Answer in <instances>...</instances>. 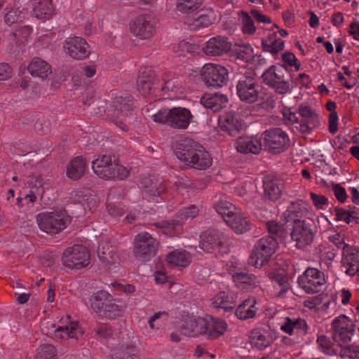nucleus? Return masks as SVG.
I'll use <instances>...</instances> for the list:
<instances>
[{"instance_id": "obj_1", "label": "nucleus", "mask_w": 359, "mask_h": 359, "mask_svg": "<svg viewBox=\"0 0 359 359\" xmlns=\"http://www.w3.org/2000/svg\"><path fill=\"white\" fill-rule=\"evenodd\" d=\"M177 158L184 165L197 170H205L212 164V158L203 147L189 138L178 142Z\"/></svg>"}, {"instance_id": "obj_2", "label": "nucleus", "mask_w": 359, "mask_h": 359, "mask_svg": "<svg viewBox=\"0 0 359 359\" xmlns=\"http://www.w3.org/2000/svg\"><path fill=\"white\" fill-rule=\"evenodd\" d=\"M227 329V323L220 318L205 319L189 318L182 327L184 334L189 337L202 335L208 339H215L223 335Z\"/></svg>"}, {"instance_id": "obj_3", "label": "nucleus", "mask_w": 359, "mask_h": 359, "mask_svg": "<svg viewBox=\"0 0 359 359\" xmlns=\"http://www.w3.org/2000/svg\"><path fill=\"white\" fill-rule=\"evenodd\" d=\"M134 101L130 95L116 97L107 108V116L123 131L137 121Z\"/></svg>"}, {"instance_id": "obj_4", "label": "nucleus", "mask_w": 359, "mask_h": 359, "mask_svg": "<svg viewBox=\"0 0 359 359\" xmlns=\"http://www.w3.org/2000/svg\"><path fill=\"white\" fill-rule=\"evenodd\" d=\"M92 168L95 175L105 180H123L129 175L127 168L120 165L116 157L111 155L99 156L92 162Z\"/></svg>"}, {"instance_id": "obj_5", "label": "nucleus", "mask_w": 359, "mask_h": 359, "mask_svg": "<svg viewBox=\"0 0 359 359\" xmlns=\"http://www.w3.org/2000/svg\"><path fill=\"white\" fill-rule=\"evenodd\" d=\"M152 117L156 123L164 124L175 129L184 130L189 127L194 116L189 109L178 107L169 109H161Z\"/></svg>"}, {"instance_id": "obj_6", "label": "nucleus", "mask_w": 359, "mask_h": 359, "mask_svg": "<svg viewBox=\"0 0 359 359\" xmlns=\"http://www.w3.org/2000/svg\"><path fill=\"white\" fill-rule=\"evenodd\" d=\"M262 82L279 95H285L292 89L287 75V69L284 65H271L266 69L262 76Z\"/></svg>"}, {"instance_id": "obj_7", "label": "nucleus", "mask_w": 359, "mask_h": 359, "mask_svg": "<svg viewBox=\"0 0 359 359\" xmlns=\"http://www.w3.org/2000/svg\"><path fill=\"white\" fill-rule=\"evenodd\" d=\"M39 229L48 234H56L64 230L70 223V217L65 211L44 212L36 216Z\"/></svg>"}, {"instance_id": "obj_8", "label": "nucleus", "mask_w": 359, "mask_h": 359, "mask_svg": "<svg viewBox=\"0 0 359 359\" xmlns=\"http://www.w3.org/2000/svg\"><path fill=\"white\" fill-rule=\"evenodd\" d=\"M277 238L264 236L259 239L254 245L252 253L249 257L250 264L261 268L266 264L278 248Z\"/></svg>"}, {"instance_id": "obj_9", "label": "nucleus", "mask_w": 359, "mask_h": 359, "mask_svg": "<svg viewBox=\"0 0 359 359\" xmlns=\"http://www.w3.org/2000/svg\"><path fill=\"white\" fill-rule=\"evenodd\" d=\"M261 91L262 87L254 73L248 72L239 76L236 94L241 101L255 103L258 100Z\"/></svg>"}, {"instance_id": "obj_10", "label": "nucleus", "mask_w": 359, "mask_h": 359, "mask_svg": "<svg viewBox=\"0 0 359 359\" xmlns=\"http://www.w3.org/2000/svg\"><path fill=\"white\" fill-rule=\"evenodd\" d=\"M158 247V241L149 233H138L134 240L133 254L141 262H147L155 256Z\"/></svg>"}, {"instance_id": "obj_11", "label": "nucleus", "mask_w": 359, "mask_h": 359, "mask_svg": "<svg viewBox=\"0 0 359 359\" xmlns=\"http://www.w3.org/2000/svg\"><path fill=\"white\" fill-rule=\"evenodd\" d=\"M199 209L195 205L185 207L180 210L176 214V219L172 220L157 222L155 226L161 229L165 234L179 233L182 229V224L188 219L192 220L198 214Z\"/></svg>"}, {"instance_id": "obj_12", "label": "nucleus", "mask_w": 359, "mask_h": 359, "mask_svg": "<svg viewBox=\"0 0 359 359\" xmlns=\"http://www.w3.org/2000/svg\"><path fill=\"white\" fill-rule=\"evenodd\" d=\"M262 137L266 149L273 154L283 152L290 144L287 134L280 128H273L264 131Z\"/></svg>"}, {"instance_id": "obj_13", "label": "nucleus", "mask_w": 359, "mask_h": 359, "mask_svg": "<svg viewBox=\"0 0 359 359\" xmlns=\"http://www.w3.org/2000/svg\"><path fill=\"white\" fill-rule=\"evenodd\" d=\"M338 233V249H341V268L348 276L359 274V251L346 244L344 238L339 240Z\"/></svg>"}, {"instance_id": "obj_14", "label": "nucleus", "mask_w": 359, "mask_h": 359, "mask_svg": "<svg viewBox=\"0 0 359 359\" xmlns=\"http://www.w3.org/2000/svg\"><path fill=\"white\" fill-rule=\"evenodd\" d=\"M199 247L208 253H227L228 248L224 235L217 230L204 231L200 236Z\"/></svg>"}, {"instance_id": "obj_15", "label": "nucleus", "mask_w": 359, "mask_h": 359, "mask_svg": "<svg viewBox=\"0 0 359 359\" xmlns=\"http://www.w3.org/2000/svg\"><path fill=\"white\" fill-rule=\"evenodd\" d=\"M61 260L65 267L80 269L89 264L90 255L85 247L77 245L66 249Z\"/></svg>"}, {"instance_id": "obj_16", "label": "nucleus", "mask_w": 359, "mask_h": 359, "mask_svg": "<svg viewBox=\"0 0 359 359\" xmlns=\"http://www.w3.org/2000/svg\"><path fill=\"white\" fill-rule=\"evenodd\" d=\"M313 222L307 218L303 219H295L293 228L291 231V238L296 243V247L302 249L310 245L314 237L312 230Z\"/></svg>"}, {"instance_id": "obj_17", "label": "nucleus", "mask_w": 359, "mask_h": 359, "mask_svg": "<svg viewBox=\"0 0 359 359\" xmlns=\"http://www.w3.org/2000/svg\"><path fill=\"white\" fill-rule=\"evenodd\" d=\"M156 25L157 21L153 16L149 14L140 15L130 23V30L140 39H148L155 34Z\"/></svg>"}, {"instance_id": "obj_18", "label": "nucleus", "mask_w": 359, "mask_h": 359, "mask_svg": "<svg viewBox=\"0 0 359 359\" xmlns=\"http://www.w3.org/2000/svg\"><path fill=\"white\" fill-rule=\"evenodd\" d=\"M297 283L306 293L315 294L321 291L325 278L324 273L318 269L309 268L299 276Z\"/></svg>"}, {"instance_id": "obj_19", "label": "nucleus", "mask_w": 359, "mask_h": 359, "mask_svg": "<svg viewBox=\"0 0 359 359\" xmlns=\"http://www.w3.org/2000/svg\"><path fill=\"white\" fill-rule=\"evenodd\" d=\"M203 81L208 86L221 87L229 81L227 69L219 65L206 64L201 69Z\"/></svg>"}, {"instance_id": "obj_20", "label": "nucleus", "mask_w": 359, "mask_h": 359, "mask_svg": "<svg viewBox=\"0 0 359 359\" xmlns=\"http://www.w3.org/2000/svg\"><path fill=\"white\" fill-rule=\"evenodd\" d=\"M63 48L67 55L78 60L87 58L90 53L88 43L79 36L68 37L64 42Z\"/></svg>"}, {"instance_id": "obj_21", "label": "nucleus", "mask_w": 359, "mask_h": 359, "mask_svg": "<svg viewBox=\"0 0 359 359\" xmlns=\"http://www.w3.org/2000/svg\"><path fill=\"white\" fill-rule=\"evenodd\" d=\"M220 129L231 136L240 133L245 128V123L238 112L230 111L225 112L219 118Z\"/></svg>"}, {"instance_id": "obj_22", "label": "nucleus", "mask_w": 359, "mask_h": 359, "mask_svg": "<svg viewBox=\"0 0 359 359\" xmlns=\"http://www.w3.org/2000/svg\"><path fill=\"white\" fill-rule=\"evenodd\" d=\"M263 188L264 198L276 201L281 197L285 184L283 180L278 177L267 175L264 177Z\"/></svg>"}, {"instance_id": "obj_23", "label": "nucleus", "mask_w": 359, "mask_h": 359, "mask_svg": "<svg viewBox=\"0 0 359 359\" xmlns=\"http://www.w3.org/2000/svg\"><path fill=\"white\" fill-rule=\"evenodd\" d=\"M250 340L253 346L264 350L274 341L275 337L270 330L256 328L250 332Z\"/></svg>"}, {"instance_id": "obj_24", "label": "nucleus", "mask_w": 359, "mask_h": 359, "mask_svg": "<svg viewBox=\"0 0 359 359\" xmlns=\"http://www.w3.org/2000/svg\"><path fill=\"white\" fill-rule=\"evenodd\" d=\"M231 47V44L226 38L219 36L209 39L203 48V50L208 55L219 56L226 53Z\"/></svg>"}, {"instance_id": "obj_25", "label": "nucleus", "mask_w": 359, "mask_h": 359, "mask_svg": "<svg viewBox=\"0 0 359 359\" xmlns=\"http://www.w3.org/2000/svg\"><path fill=\"white\" fill-rule=\"evenodd\" d=\"M229 100L226 95L220 93H205L200 100L205 108L216 112L226 107Z\"/></svg>"}, {"instance_id": "obj_26", "label": "nucleus", "mask_w": 359, "mask_h": 359, "mask_svg": "<svg viewBox=\"0 0 359 359\" xmlns=\"http://www.w3.org/2000/svg\"><path fill=\"white\" fill-rule=\"evenodd\" d=\"M261 140L252 136L240 137L236 142V149L240 153L257 154L262 150Z\"/></svg>"}, {"instance_id": "obj_27", "label": "nucleus", "mask_w": 359, "mask_h": 359, "mask_svg": "<svg viewBox=\"0 0 359 359\" xmlns=\"http://www.w3.org/2000/svg\"><path fill=\"white\" fill-rule=\"evenodd\" d=\"M236 287L243 290H252L259 287V278L246 271L236 272L233 275Z\"/></svg>"}, {"instance_id": "obj_28", "label": "nucleus", "mask_w": 359, "mask_h": 359, "mask_svg": "<svg viewBox=\"0 0 359 359\" xmlns=\"http://www.w3.org/2000/svg\"><path fill=\"white\" fill-rule=\"evenodd\" d=\"M236 306L234 294L229 291H221L212 299V306L224 312L233 311Z\"/></svg>"}, {"instance_id": "obj_29", "label": "nucleus", "mask_w": 359, "mask_h": 359, "mask_svg": "<svg viewBox=\"0 0 359 359\" xmlns=\"http://www.w3.org/2000/svg\"><path fill=\"white\" fill-rule=\"evenodd\" d=\"M226 223L238 234L250 231L252 227V223L249 218L238 211H236L231 217L226 218Z\"/></svg>"}, {"instance_id": "obj_30", "label": "nucleus", "mask_w": 359, "mask_h": 359, "mask_svg": "<svg viewBox=\"0 0 359 359\" xmlns=\"http://www.w3.org/2000/svg\"><path fill=\"white\" fill-rule=\"evenodd\" d=\"M27 69L32 76L41 80L48 78L52 73L50 65L39 57L34 58L29 64Z\"/></svg>"}, {"instance_id": "obj_31", "label": "nucleus", "mask_w": 359, "mask_h": 359, "mask_svg": "<svg viewBox=\"0 0 359 359\" xmlns=\"http://www.w3.org/2000/svg\"><path fill=\"white\" fill-rule=\"evenodd\" d=\"M86 168V158L82 156H76L69 162L67 167V177L72 180H77L84 175Z\"/></svg>"}, {"instance_id": "obj_32", "label": "nucleus", "mask_w": 359, "mask_h": 359, "mask_svg": "<svg viewBox=\"0 0 359 359\" xmlns=\"http://www.w3.org/2000/svg\"><path fill=\"white\" fill-rule=\"evenodd\" d=\"M81 335V330L76 322L72 321L68 325L59 326L54 332V337L61 341L69 339H77Z\"/></svg>"}, {"instance_id": "obj_33", "label": "nucleus", "mask_w": 359, "mask_h": 359, "mask_svg": "<svg viewBox=\"0 0 359 359\" xmlns=\"http://www.w3.org/2000/svg\"><path fill=\"white\" fill-rule=\"evenodd\" d=\"M141 184L142 191L148 198L158 196L165 191L161 181L156 178L144 177L142 180Z\"/></svg>"}, {"instance_id": "obj_34", "label": "nucleus", "mask_w": 359, "mask_h": 359, "mask_svg": "<svg viewBox=\"0 0 359 359\" xmlns=\"http://www.w3.org/2000/svg\"><path fill=\"white\" fill-rule=\"evenodd\" d=\"M255 304L256 300L253 297L245 299L236 309V316L241 320L253 318L257 311Z\"/></svg>"}, {"instance_id": "obj_35", "label": "nucleus", "mask_w": 359, "mask_h": 359, "mask_svg": "<svg viewBox=\"0 0 359 359\" xmlns=\"http://www.w3.org/2000/svg\"><path fill=\"white\" fill-rule=\"evenodd\" d=\"M111 295L106 291L100 290L93 294L90 299L92 309L97 313L102 314L106 305L109 304Z\"/></svg>"}, {"instance_id": "obj_36", "label": "nucleus", "mask_w": 359, "mask_h": 359, "mask_svg": "<svg viewBox=\"0 0 359 359\" xmlns=\"http://www.w3.org/2000/svg\"><path fill=\"white\" fill-rule=\"evenodd\" d=\"M33 14L39 19L46 18L53 13L51 0H32Z\"/></svg>"}, {"instance_id": "obj_37", "label": "nucleus", "mask_w": 359, "mask_h": 359, "mask_svg": "<svg viewBox=\"0 0 359 359\" xmlns=\"http://www.w3.org/2000/svg\"><path fill=\"white\" fill-rule=\"evenodd\" d=\"M263 50L271 53L273 55L278 54L285 47L284 41L277 38L276 33L270 34L267 39L262 41Z\"/></svg>"}, {"instance_id": "obj_38", "label": "nucleus", "mask_w": 359, "mask_h": 359, "mask_svg": "<svg viewBox=\"0 0 359 359\" xmlns=\"http://www.w3.org/2000/svg\"><path fill=\"white\" fill-rule=\"evenodd\" d=\"M307 212L306 204L302 201H297L290 203L287 207L285 217L287 218V221H293L294 224L295 219H302L301 218L306 215Z\"/></svg>"}, {"instance_id": "obj_39", "label": "nucleus", "mask_w": 359, "mask_h": 359, "mask_svg": "<svg viewBox=\"0 0 359 359\" xmlns=\"http://www.w3.org/2000/svg\"><path fill=\"white\" fill-rule=\"evenodd\" d=\"M314 175L316 179V182L322 184L325 187H329L330 185L332 186V189L333 191L334 195L337 197V184H335L333 181L330 180V177L332 174L331 172H330L325 177H320L318 175V170L316 169V166H313L312 168L311 171L309 169H304L302 170V175L304 179L310 180L311 178V175Z\"/></svg>"}, {"instance_id": "obj_40", "label": "nucleus", "mask_w": 359, "mask_h": 359, "mask_svg": "<svg viewBox=\"0 0 359 359\" xmlns=\"http://www.w3.org/2000/svg\"><path fill=\"white\" fill-rule=\"evenodd\" d=\"M4 22L8 25L22 22L25 19V14L20 6L17 4H9L5 8Z\"/></svg>"}, {"instance_id": "obj_41", "label": "nucleus", "mask_w": 359, "mask_h": 359, "mask_svg": "<svg viewBox=\"0 0 359 359\" xmlns=\"http://www.w3.org/2000/svg\"><path fill=\"white\" fill-rule=\"evenodd\" d=\"M215 20L216 14L214 11L212 9L206 10L204 13L201 14L189 24L190 29L196 30L200 28L207 27L212 24Z\"/></svg>"}, {"instance_id": "obj_42", "label": "nucleus", "mask_w": 359, "mask_h": 359, "mask_svg": "<svg viewBox=\"0 0 359 359\" xmlns=\"http://www.w3.org/2000/svg\"><path fill=\"white\" fill-rule=\"evenodd\" d=\"M166 261L171 266L186 267L190 263L189 254L186 251H173L168 254Z\"/></svg>"}, {"instance_id": "obj_43", "label": "nucleus", "mask_w": 359, "mask_h": 359, "mask_svg": "<svg viewBox=\"0 0 359 359\" xmlns=\"http://www.w3.org/2000/svg\"><path fill=\"white\" fill-rule=\"evenodd\" d=\"M137 350L133 344H122L114 350L112 359H134Z\"/></svg>"}, {"instance_id": "obj_44", "label": "nucleus", "mask_w": 359, "mask_h": 359, "mask_svg": "<svg viewBox=\"0 0 359 359\" xmlns=\"http://www.w3.org/2000/svg\"><path fill=\"white\" fill-rule=\"evenodd\" d=\"M266 227L269 233V236L277 238V241L281 242L286 236L287 232L284 226L276 221L270 220L266 223Z\"/></svg>"}, {"instance_id": "obj_45", "label": "nucleus", "mask_w": 359, "mask_h": 359, "mask_svg": "<svg viewBox=\"0 0 359 359\" xmlns=\"http://www.w3.org/2000/svg\"><path fill=\"white\" fill-rule=\"evenodd\" d=\"M214 209L222 216L226 222V218L231 217L236 211V208L231 203L221 200L213 204Z\"/></svg>"}, {"instance_id": "obj_46", "label": "nucleus", "mask_w": 359, "mask_h": 359, "mask_svg": "<svg viewBox=\"0 0 359 359\" xmlns=\"http://www.w3.org/2000/svg\"><path fill=\"white\" fill-rule=\"evenodd\" d=\"M203 0H176V9L182 13H191L196 11Z\"/></svg>"}, {"instance_id": "obj_47", "label": "nucleus", "mask_w": 359, "mask_h": 359, "mask_svg": "<svg viewBox=\"0 0 359 359\" xmlns=\"http://www.w3.org/2000/svg\"><path fill=\"white\" fill-rule=\"evenodd\" d=\"M121 303L120 300L113 299L111 297L109 304L106 305V307L102 315H104L106 318H114L123 310L125 306Z\"/></svg>"}, {"instance_id": "obj_48", "label": "nucleus", "mask_w": 359, "mask_h": 359, "mask_svg": "<svg viewBox=\"0 0 359 359\" xmlns=\"http://www.w3.org/2000/svg\"><path fill=\"white\" fill-rule=\"evenodd\" d=\"M97 254L104 271L110 270L111 265L116 262V256L112 253L111 250L107 252H105L104 250V247L101 248L99 246Z\"/></svg>"}, {"instance_id": "obj_49", "label": "nucleus", "mask_w": 359, "mask_h": 359, "mask_svg": "<svg viewBox=\"0 0 359 359\" xmlns=\"http://www.w3.org/2000/svg\"><path fill=\"white\" fill-rule=\"evenodd\" d=\"M253 55V49L250 44L240 46L231 53V57L236 60L248 62Z\"/></svg>"}, {"instance_id": "obj_50", "label": "nucleus", "mask_w": 359, "mask_h": 359, "mask_svg": "<svg viewBox=\"0 0 359 359\" xmlns=\"http://www.w3.org/2000/svg\"><path fill=\"white\" fill-rule=\"evenodd\" d=\"M341 347L339 355L340 357L346 359H359V346L356 344H349L344 346L339 344Z\"/></svg>"}, {"instance_id": "obj_51", "label": "nucleus", "mask_w": 359, "mask_h": 359, "mask_svg": "<svg viewBox=\"0 0 359 359\" xmlns=\"http://www.w3.org/2000/svg\"><path fill=\"white\" fill-rule=\"evenodd\" d=\"M56 349L49 344L41 345L37 348L34 359H55Z\"/></svg>"}, {"instance_id": "obj_52", "label": "nucleus", "mask_w": 359, "mask_h": 359, "mask_svg": "<svg viewBox=\"0 0 359 359\" xmlns=\"http://www.w3.org/2000/svg\"><path fill=\"white\" fill-rule=\"evenodd\" d=\"M298 115L300 121L318 123V115L310 107L300 105L298 108Z\"/></svg>"}, {"instance_id": "obj_53", "label": "nucleus", "mask_w": 359, "mask_h": 359, "mask_svg": "<svg viewBox=\"0 0 359 359\" xmlns=\"http://www.w3.org/2000/svg\"><path fill=\"white\" fill-rule=\"evenodd\" d=\"M242 30L245 34H253L256 31L253 20L247 12L241 11Z\"/></svg>"}, {"instance_id": "obj_54", "label": "nucleus", "mask_w": 359, "mask_h": 359, "mask_svg": "<svg viewBox=\"0 0 359 359\" xmlns=\"http://www.w3.org/2000/svg\"><path fill=\"white\" fill-rule=\"evenodd\" d=\"M153 83L149 79L145 76H139L137 80V88L139 93L143 96L149 95L153 88Z\"/></svg>"}, {"instance_id": "obj_55", "label": "nucleus", "mask_w": 359, "mask_h": 359, "mask_svg": "<svg viewBox=\"0 0 359 359\" xmlns=\"http://www.w3.org/2000/svg\"><path fill=\"white\" fill-rule=\"evenodd\" d=\"M164 83L161 86L164 95H169L170 92H176L181 88V82L176 78L167 79L163 78Z\"/></svg>"}, {"instance_id": "obj_56", "label": "nucleus", "mask_w": 359, "mask_h": 359, "mask_svg": "<svg viewBox=\"0 0 359 359\" xmlns=\"http://www.w3.org/2000/svg\"><path fill=\"white\" fill-rule=\"evenodd\" d=\"M326 106L327 110L331 111L329 117V130L330 133L334 134L337 132V112L334 111L336 104L333 101H329Z\"/></svg>"}, {"instance_id": "obj_57", "label": "nucleus", "mask_w": 359, "mask_h": 359, "mask_svg": "<svg viewBox=\"0 0 359 359\" xmlns=\"http://www.w3.org/2000/svg\"><path fill=\"white\" fill-rule=\"evenodd\" d=\"M318 342L325 353L330 355L335 354L334 344L331 341L330 338L326 336L321 335L318 337Z\"/></svg>"}, {"instance_id": "obj_58", "label": "nucleus", "mask_w": 359, "mask_h": 359, "mask_svg": "<svg viewBox=\"0 0 359 359\" xmlns=\"http://www.w3.org/2000/svg\"><path fill=\"white\" fill-rule=\"evenodd\" d=\"M269 278L278 283L281 287L282 291H286L288 289V281L286 276L280 273L271 272L269 274Z\"/></svg>"}, {"instance_id": "obj_59", "label": "nucleus", "mask_w": 359, "mask_h": 359, "mask_svg": "<svg viewBox=\"0 0 359 359\" xmlns=\"http://www.w3.org/2000/svg\"><path fill=\"white\" fill-rule=\"evenodd\" d=\"M338 330L355 331V325L345 315L338 316Z\"/></svg>"}, {"instance_id": "obj_60", "label": "nucleus", "mask_w": 359, "mask_h": 359, "mask_svg": "<svg viewBox=\"0 0 359 359\" xmlns=\"http://www.w3.org/2000/svg\"><path fill=\"white\" fill-rule=\"evenodd\" d=\"M297 318H285V322L281 325L280 329L284 332L292 335L295 330Z\"/></svg>"}, {"instance_id": "obj_61", "label": "nucleus", "mask_w": 359, "mask_h": 359, "mask_svg": "<svg viewBox=\"0 0 359 359\" xmlns=\"http://www.w3.org/2000/svg\"><path fill=\"white\" fill-rule=\"evenodd\" d=\"M282 59L290 67H294L295 70L300 69V64L297 62L295 55L291 52H286L282 55Z\"/></svg>"}, {"instance_id": "obj_62", "label": "nucleus", "mask_w": 359, "mask_h": 359, "mask_svg": "<svg viewBox=\"0 0 359 359\" xmlns=\"http://www.w3.org/2000/svg\"><path fill=\"white\" fill-rule=\"evenodd\" d=\"M297 124L298 126H296L297 130H299L302 133L309 134L311 133V130L316 127L318 123L299 120Z\"/></svg>"}, {"instance_id": "obj_63", "label": "nucleus", "mask_w": 359, "mask_h": 359, "mask_svg": "<svg viewBox=\"0 0 359 359\" xmlns=\"http://www.w3.org/2000/svg\"><path fill=\"white\" fill-rule=\"evenodd\" d=\"M96 334L99 335L100 338H109L113 335L111 327L109 325H99L95 329Z\"/></svg>"}, {"instance_id": "obj_64", "label": "nucleus", "mask_w": 359, "mask_h": 359, "mask_svg": "<svg viewBox=\"0 0 359 359\" xmlns=\"http://www.w3.org/2000/svg\"><path fill=\"white\" fill-rule=\"evenodd\" d=\"M354 332L355 331L338 330V337H339V340H338V344H341L344 345L348 343L351 340Z\"/></svg>"}]
</instances>
